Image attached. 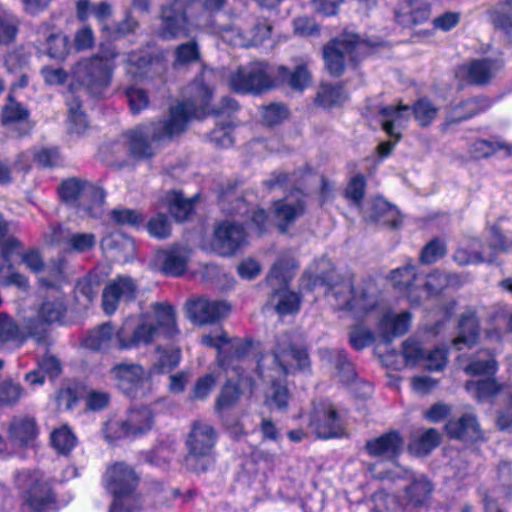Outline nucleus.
Wrapping results in <instances>:
<instances>
[{"mask_svg": "<svg viewBox=\"0 0 512 512\" xmlns=\"http://www.w3.org/2000/svg\"><path fill=\"white\" fill-rule=\"evenodd\" d=\"M213 74L212 70L204 69L201 74L185 89L186 99L171 107L169 117L154 124L147 131H130V155L149 157L152 155L149 139L161 140L171 138L185 130L193 118H203L209 113L217 116L230 115L238 110V103L224 97L221 106L210 109L213 91L206 81Z\"/></svg>", "mask_w": 512, "mask_h": 512, "instance_id": "f257e3e1", "label": "nucleus"}, {"mask_svg": "<svg viewBox=\"0 0 512 512\" xmlns=\"http://www.w3.org/2000/svg\"><path fill=\"white\" fill-rule=\"evenodd\" d=\"M309 366L310 359L302 336L297 333L279 336L274 351L262 356L258 362L259 375L271 383L267 404L278 409L286 408L289 394L282 380L289 373Z\"/></svg>", "mask_w": 512, "mask_h": 512, "instance_id": "f03ea898", "label": "nucleus"}, {"mask_svg": "<svg viewBox=\"0 0 512 512\" xmlns=\"http://www.w3.org/2000/svg\"><path fill=\"white\" fill-rule=\"evenodd\" d=\"M330 292L339 309L351 311L355 317L375 315L378 332L387 342L405 334L410 327L412 316L408 311L395 312L382 307L373 295L363 289H354L350 282L330 288Z\"/></svg>", "mask_w": 512, "mask_h": 512, "instance_id": "7ed1b4c3", "label": "nucleus"}, {"mask_svg": "<svg viewBox=\"0 0 512 512\" xmlns=\"http://www.w3.org/2000/svg\"><path fill=\"white\" fill-rule=\"evenodd\" d=\"M202 343L206 346L216 348L218 351L219 365L225 370L232 369L239 377L237 385L233 384L231 380H228L222 388L216 402V408L221 410L236 402L239 397L240 389L244 388L246 383L251 385L250 380L244 378L242 374L238 372V366L235 364L248 354L251 343L248 340L240 338L230 339L224 332L217 335H204L202 337Z\"/></svg>", "mask_w": 512, "mask_h": 512, "instance_id": "20e7f679", "label": "nucleus"}, {"mask_svg": "<svg viewBox=\"0 0 512 512\" xmlns=\"http://www.w3.org/2000/svg\"><path fill=\"white\" fill-rule=\"evenodd\" d=\"M58 194L63 202L91 218H100L104 212L105 193L102 188L80 178L62 181Z\"/></svg>", "mask_w": 512, "mask_h": 512, "instance_id": "39448f33", "label": "nucleus"}, {"mask_svg": "<svg viewBox=\"0 0 512 512\" xmlns=\"http://www.w3.org/2000/svg\"><path fill=\"white\" fill-rule=\"evenodd\" d=\"M194 6L195 0H164L160 11V36L166 40L187 37L201 27L193 15Z\"/></svg>", "mask_w": 512, "mask_h": 512, "instance_id": "423d86ee", "label": "nucleus"}, {"mask_svg": "<svg viewBox=\"0 0 512 512\" xmlns=\"http://www.w3.org/2000/svg\"><path fill=\"white\" fill-rule=\"evenodd\" d=\"M217 442L215 429L207 422L196 421L187 435L185 465L189 470L204 472L215 462L214 447Z\"/></svg>", "mask_w": 512, "mask_h": 512, "instance_id": "0eeeda50", "label": "nucleus"}, {"mask_svg": "<svg viewBox=\"0 0 512 512\" xmlns=\"http://www.w3.org/2000/svg\"><path fill=\"white\" fill-rule=\"evenodd\" d=\"M173 307L166 303L153 304V315H144L132 335L130 347L148 345L160 335L173 337L178 334Z\"/></svg>", "mask_w": 512, "mask_h": 512, "instance_id": "6e6552de", "label": "nucleus"}, {"mask_svg": "<svg viewBox=\"0 0 512 512\" xmlns=\"http://www.w3.org/2000/svg\"><path fill=\"white\" fill-rule=\"evenodd\" d=\"M371 44L361 40L354 33H343L327 44L323 51L325 65L330 74L339 76L344 68L346 60L356 63L368 53Z\"/></svg>", "mask_w": 512, "mask_h": 512, "instance_id": "1a4fd4ad", "label": "nucleus"}, {"mask_svg": "<svg viewBox=\"0 0 512 512\" xmlns=\"http://www.w3.org/2000/svg\"><path fill=\"white\" fill-rule=\"evenodd\" d=\"M114 56L96 55L79 61L73 69L74 79L89 94L103 96L111 82Z\"/></svg>", "mask_w": 512, "mask_h": 512, "instance_id": "9d476101", "label": "nucleus"}, {"mask_svg": "<svg viewBox=\"0 0 512 512\" xmlns=\"http://www.w3.org/2000/svg\"><path fill=\"white\" fill-rule=\"evenodd\" d=\"M16 485L22 491L26 504L34 511L56 509L55 494L51 484L38 470H23L16 475Z\"/></svg>", "mask_w": 512, "mask_h": 512, "instance_id": "9b49d317", "label": "nucleus"}, {"mask_svg": "<svg viewBox=\"0 0 512 512\" xmlns=\"http://www.w3.org/2000/svg\"><path fill=\"white\" fill-rule=\"evenodd\" d=\"M228 85L236 93L261 94L273 86L270 67L262 61L240 66L229 75Z\"/></svg>", "mask_w": 512, "mask_h": 512, "instance_id": "f8f14e48", "label": "nucleus"}, {"mask_svg": "<svg viewBox=\"0 0 512 512\" xmlns=\"http://www.w3.org/2000/svg\"><path fill=\"white\" fill-rule=\"evenodd\" d=\"M380 477L392 481L400 479L408 482L402 486L401 495L406 512H413L416 508L426 505L433 491V485L425 475L415 474L400 466H395L394 470L388 471Z\"/></svg>", "mask_w": 512, "mask_h": 512, "instance_id": "ddd939ff", "label": "nucleus"}, {"mask_svg": "<svg viewBox=\"0 0 512 512\" xmlns=\"http://www.w3.org/2000/svg\"><path fill=\"white\" fill-rule=\"evenodd\" d=\"M308 427L318 438H341L346 435L345 422L328 400L313 403L308 416Z\"/></svg>", "mask_w": 512, "mask_h": 512, "instance_id": "4468645a", "label": "nucleus"}, {"mask_svg": "<svg viewBox=\"0 0 512 512\" xmlns=\"http://www.w3.org/2000/svg\"><path fill=\"white\" fill-rule=\"evenodd\" d=\"M66 313V305L63 297L58 296L53 300H45L39 308L37 317L25 321V329L30 337L38 344L49 343V325L60 323Z\"/></svg>", "mask_w": 512, "mask_h": 512, "instance_id": "2eb2a0df", "label": "nucleus"}, {"mask_svg": "<svg viewBox=\"0 0 512 512\" xmlns=\"http://www.w3.org/2000/svg\"><path fill=\"white\" fill-rule=\"evenodd\" d=\"M77 18L86 21L93 16L102 26V32L109 40L125 37L128 30L126 18L121 23L109 24L113 16V7L107 1L92 3L90 0H78L76 3Z\"/></svg>", "mask_w": 512, "mask_h": 512, "instance_id": "dca6fc26", "label": "nucleus"}, {"mask_svg": "<svg viewBox=\"0 0 512 512\" xmlns=\"http://www.w3.org/2000/svg\"><path fill=\"white\" fill-rule=\"evenodd\" d=\"M490 234V243L487 247L489 252H487L485 248L479 251L478 249L481 247V243L477 239H474L467 247H460L456 250L454 260L460 265L477 264L484 261L492 262L497 253L508 251L512 246V240L507 241L504 239L496 228H492Z\"/></svg>", "mask_w": 512, "mask_h": 512, "instance_id": "f3484780", "label": "nucleus"}, {"mask_svg": "<svg viewBox=\"0 0 512 512\" xmlns=\"http://www.w3.org/2000/svg\"><path fill=\"white\" fill-rule=\"evenodd\" d=\"M103 486L112 496L109 512H128V466L124 462L108 467Z\"/></svg>", "mask_w": 512, "mask_h": 512, "instance_id": "a211bd4d", "label": "nucleus"}, {"mask_svg": "<svg viewBox=\"0 0 512 512\" xmlns=\"http://www.w3.org/2000/svg\"><path fill=\"white\" fill-rule=\"evenodd\" d=\"M81 345L95 351H106L112 348L122 350L128 347V332L125 326L115 331L109 322L103 323L88 331Z\"/></svg>", "mask_w": 512, "mask_h": 512, "instance_id": "6ab92c4d", "label": "nucleus"}, {"mask_svg": "<svg viewBox=\"0 0 512 512\" xmlns=\"http://www.w3.org/2000/svg\"><path fill=\"white\" fill-rule=\"evenodd\" d=\"M230 305L225 301L210 300L206 297L190 299L186 303L188 318L195 324H212L226 317L230 312Z\"/></svg>", "mask_w": 512, "mask_h": 512, "instance_id": "aec40b11", "label": "nucleus"}, {"mask_svg": "<svg viewBox=\"0 0 512 512\" xmlns=\"http://www.w3.org/2000/svg\"><path fill=\"white\" fill-rule=\"evenodd\" d=\"M9 442L0 435V455L6 456L14 452L18 447H23L32 442L37 435L36 422L28 416L15 417L9 428Z\"/></svg>", "mask_w": 512, "mask_h": 512, "instance_id": "412c9836", "label": "nucleus"}, {"mask_svg": "<svg viewBox=\"0 0 512 512\" xmlns=\"http://www.w3.org/2000/svg\"><path fill=\"white\" fill-rule=\"evenodd\" d=\"M501 67L498 60L478 59L460 66L456 76L469 84L485 85L496 76Z\"/></svg>", "mask_w": 512, "mask_h": 512, "instance_id": "4be33fe9", "label": "nucleus"}, {"mask_svg": "<svg viewBox=\"0 0 512 512\" xmlns=\"http://www.w3.org/2000/svg\"><path fill=\"white\" fill-rule=\"evenodd\" d=\"M246 233L242 226L224 221L215 229L213 249L219 255H232L245 242Z\"/></svg>", "mask_w": 512, "mask_h": 512, "instance_id": "5701e85b", "label": "nucleus"}, {"mask_svg": "<svg viewBox=\"0 0 512 512\" xmlns=\"http://www.w3.org/2000/svg\"><path fill=\"white\" fill-rule=\"evenodd\" d=\"M305 210L304 196L301 191L296 190L285 198L274 203V218L276 225L281 231L298 219Z\"/></svg>", "mask_w": 512, "mask_h": 512, "instance_id": "b1692460", "label": "nucleus"}, {"mask_svg": "<svg viewBox=\"0 0 512 512\" xmlns=\"http://www.w3.org/2000/svg\"><path fill=\"white\" fill-rule=\"evenodd\" d=\"M411 116L412 110L408 105L386 106L379 112L383 130L396 141L401 138V130L407 125Z\"/></svg>", "mask_w": 512, "mask_h": 512, "instance_id": "393cba45", "label": "nucleus"}, {"mask_svg": "<svg viewBox=\"0 0 512 512\" xmlns=\"http://www.w3.org/2000/svg\"><path fill=\"white\" fill-rule=\"evenodd\" d=\"M449 437L463 441H477L482 439L483 433L480 425L471 413H466L458 419H450L445 425Z\"/></svg>", "mask_w": 512, "mask_h": 512, "instance_id": "a878e982", "label": "nucleus"}, {"mask_svg": "<svg viewBox=\"0 0 512 512\" xmlns=\"http://www.w3.org/2000/svg\"><path fill=\"white\" fill-rule=\"evenodd\" d=\"M403 446L400 435L391 431L366 442V450L373 457L391 460L397 457Z\"/></svg>", "mask_w": 512, "mask_h": 512, "instance_id": "bb28decb", "label": "nucleus"}, {"mask_svg": "<svg viewBox=\"0 0 512 512\" xmlns=\"http://www.w3.org/2000/svg\"><path fill=\"white\" fill-rule=\"evenodd\" d=\"M37 42L42 40L46 43V53L49 57L55 59H63L68 53V39L66 36L56 31V29L48 24L43 23L37 30Z\"/></svg>", "mask_w": 512, "mask_h": 512, "instance_id": "cd10ccee", "label": "nucleus"}, {"mask_svg": "<svg viewBox=\"0 0 512 512\" xmlns=\"http://www.w3.org/2000/svg\"><path fill=\"white\" fill-rule=\"evenodd\" d=\"M430 7L426 0H405L396 12V19L402 25H415L426 21Z\"/></svg>", "mask_w": 512, "mask_h": 512, "instance_id": "c85d7f7f", "label": "nucleus"}, {"mask_svg": "<svg viewBox=\"0 0 512 512\" xmlns=\"http://www.w3.org/2000/svg\"><path fill=\"white\" fill-rule=\"evenodd\" d=\"M414 270V266L410 264L403 268H397L391 272V281L396 288L407 292V297L412 303H419L418 284L420 276L416 275Z\"/></svg>", "mask_w": 512, "mask_h": 512, "instance_id": "c756f323", "label": "nucleus"}, {"mask_svg": "<svg viewBox=\"0 0 512 512\" xmlns=\"http://www.w3.org/2000/svg\"><path fill=\"white\" fill-rule=\"evenodd\" d=\"M460 284L459 276L455 274H444L434 272L423 279L420 277L418 284V295L420 301L428 296L435 295L448 286H458Z\"/></svg>", "mask_w": 512, "mask_h": 512, "instance_id": "7c9ffc66", "label": "nucleus"}, {"mask_svg": "<svg viewBox=\"0 0 512 512\" xmlns=\"http://www.w3.org/2000/svg\"><path fill=\"white\" fill-rule=\"evenodd\" d=\"M466 390L479 401L490 399L501 392L508 396L512 405V387L501 386L494 379L468 381Z\"/></svg>", "mask_w": 512, "mask_h": 512, "instance_id": "2f4dec72", "label": "nucleus"}, {"mask_svg": "<svg viewBox=\"0 0 512 512\" xmlns=\"http://www.w3.org/2000/svg\"><path fill=\"white\" fill-rule=\"evenodd\" d=\"M65 97L69 110V130L71 133L81 135L88 128V121L86 115L80 110L81 102L74 84L70 85Z\"/></svg>", "mask_w": 512, "mask_h": 512, "instance_id": "473e14b6", "label": "nucleus"}, {"mask_svg": "<svg viewBox=\"0 0 512 512\" xmlns=\"http://www.w3.org/2000/svg\"><path fill=\"white\" fill-rule=\"evenodd\" d=\"M320 356L323 361L335 365L337 376L341 382L349 384L355 379L353 365L347 359L344 351L324 349L320 351Z\"/></svg>", "mask_w": 512, "mask_h": 512, "instance_id": "72a5a7b5", "label": "nucleus"}, {"mask_svg": "<svg viewBox=\"0 0 512 512\" xmlns=\"http://www.w3.org/2000/svg\"><path fill=\"white\" fill-rule=\"evenodd\" d=\"M478 336V321L473 311H466L459 321V336L453 341L458 350L471 347Z\"/></svg>", "mask_w": 512, "mask_h": 512, "instance_id": "f704fd0d", "label": "nucleus"}, {"mask_svg": "<svg viewBox=\"0 0 512 512\" xmlns=\"http://www.w3.org/2000/svg\"><path fill=\"white\" fill-rule=\"evenodd\" d=\"M163 273L171 276L182 275L187 268L188 252L183 247H175L159 256Z\"/></svg>", "mask_w": 512, "mask_h": 512, "instance_id": "c9c22d12", "label": "nucleus"}, {"mask_svg": "<svg viewBox=\"0 0 512 512\" xmlns=\"http://www.w3.org/2000/svg\"><path fill=\"white\" fill-rule=\"evenodd\" d=\"M26 340L23 332L14 319L5 313H0V350L9 346H21Z\"/></svg>", "mask_w": 512, "mask_h": 512, "instance_id": "e433bc0d", "label": "nucleus"}, {"mask_svg": "<svg viewBox=\"0 0 512 512\" xmlns=\"http://www.w3.org/2000/svg\"><path fill=\"white\" fill-rule=\"evenodd\" d=\"M490 104V101L484 97L468 99L452 108L449 120L451 122H457L469 119L487 110Z\"/></svg>", "mask_w": 512, "mask_h": 512, "instance_id": "4c0bfd02", "label": "nucleus"}, {"mask_svg": "<svg viewBox=\"0 0 512 512\" xmlns=\"http://www.w3.org/2000/svg\"><path fill=\"white\" fill-rule=\"evenodd\" d=\"M128 289V278L120 277L118 281L109 283L102 294V306L106 314H113L119 304L120 297Z\"/></svg>", "mask_w": 512, "mask_h": 512, "instance_id": "58836bf2", "label": "nucleus"}, {"mask_svg": "<svg viewBox=\"0 0 512 512\" xmlns=\"http://www.w3.org/2000/svg\"><path fill=\"white\" fill-rule=\"evenodd\" d=\"M464 369L470 375H494L498 365L489 351L481 350Z\"/></svg>", "mask_w": 512, "mask_h": 512, "instance_id": "ea45409f", "label": "nucleus"}, {"mask_svg": "<svg viewBox=\"0 0 512 512\" xmlns=\"http://www.w3.org/2000/svg\"><path fill=\"white\" fill-rule=\"evenodd\" d=\"M374 512H406L401 495L381 489L373 495Z\"/></svg>", "mask_w": 512, "mask_h": 512, "instance_id": "a19ab883", "label": "nucleus"}, {"mask_svg": "<svg viewBox=\"0 0 512 512\" xmlns=\"http://www.w3.org/2000/svg\"><path fill=\"white\" fill-rule=\"evenodd\" d=\"M440 439L439 432L429 428L410 442L409 450L418 456L426 455L439 445Z\"/></svg>", "mask_w": 512, "mask_h": 512, "instance_id": "79ce46f5", "label": "nucleus"}, {"mask_svg": "<svg viewBox=\"0 0 512 512\" xmlns=\"http://www.w3.org/2000/svg\"><path fill=\"white\" fill-rule=\"evenodd\" d=\"M296 267V261L291 255L280 256L271 268L268 282L272 285L274 281H277L279 284L286 286Z\"/></svg>", "mask_w": 512, "mask_h": 512, "instance_id": "37998d69", "label": "nucleus"}, {"mask_svg": "<svg viewBox=\"0 0 512 512\" xmlns=\"http://www.w3.org/2000/svg\"><path fill=\"white\" fill-rule=\"evenodd\" d=\"M8 232L7 222L0 216V247L1 256L6 263L8 269L13 268V256L19 254L21 249V243L14 237H8L5 239Z\"/></svg>", "mask_w": 512, "mask_h": 512, "instance_id": "c03bdc74", "label": "nucleus"}, {"mask_svg": "<svg viewBox=\"0 0 512 512\" xmlns=\"http://www.w3.org/2000/svg\"><path fill=\"white\" fill-rule=\"evenodd\" d=\"M490 18L497 29L512 36V4H508L507 0L499 2L491 9Z\"/></svg>", "mask_w": 512, "mask_h": 512, "instance_id": "a18cd8bd", "label": "nucleus"}, {"mask_svg": "<svg viewBox=\"0 0 512 512\" xmlns=\"http://www.w3.org/2000/svg\"><path fill=\"white\" fill-rule=\"evenodd\" d=\"M168 209L177 221H184L192 214L194 209L193 199H186L179 192L167 195Z\"/></svg>", "mask_w": 512, "mask_h": 512, "instance_id": "49530a36", "label": "nucleus"}, {"mask_svg": "<svg viewBox=\"0 0 512 512\" xmlns=\"http://www.w3.org/2000/svg\"><path fill=\"white\" fill-rule=\"evenodd\" d=\"M347 95L339 85L322 84L317 92L316 103L324 108L341 105Z\"/></svg>", "mask_w": 512, "mask_h": 512, "instance_id": "de8ad7c7", "label": "nucleus"}, {"mask_svg": "<svg viewBox=\"0 0 512 512\" xmlns=\"http://www.w3.org/2000/svg\"><path fill=\"white\" fill-rule=\"evenodd\" d=\"M152 423L153 414L149 408L130 411V438L148 432L152 428Z\"/></svg>", "mask_w": 512, "mask_h": 512, "instance_id": "09e8293b", "label": "nucleus"}, {"mask_svg": "<svg viewBox=\"0 0 512 512\" xmlns=\"http://www.w3.org/2000/svg\"><path fill=\"white\" fill-rule=\"evenodd\" d=\"M279 76L287 82L294 90L302 91L311 81L310 73L305 65L297 66L293 72H288L287 68L279 67Z\"/></svg>", "mask_w": 512, "mask_h": 512, "instance_id": "8fccbe9b", "label": "nucleus"}, {"mask_svg": "<svg viewBox=\"0 0 512 512\" xmlns=\"http://www.w3.org/2000/svg\"><path fill=\"white\" fill-rule=\"evenodd\" d=\"M51 443L60 454L66 455L76 446L77 438L68 426L63 425L51 433Z\"/></svg>", "mask_w": 512, "mask_h": 512, "instance_id": "3c124183", "label": "nucleus"}, {"mask_svg": "<svg viewBox=\"0 0 512 512\" xmlns=\"http://www.w3.org/2000/svg\"><path fill=\"white\" fill-rule=\"evenodd\" d=\"M272 299H277L275 306L276 311L280 315L292 314L298 311L300 306V297L297 293L286 290L284 287L277 290Z\"/></svg>", "mask_w": 512, "mask_h": 512, "instance_id": "603ef678", "label": "nucleus"}, {"mask_svg": "<svg viewBox=\"0 0 512 512\" xmlns=\"http://www.w3.org/2000/svg\"><path fill=\"white\" fill-rule=\"evenodd\" d=\"M23 386L12 379L0 382V405L12 407L24 396Z\"/></svg>", "mask_w": 512, "mask_h": 512, "instance_id": "864d4df0", "label": "nucleus"}, {"mask_svg": "<svg viewBox=\"0 0 512 512\" xmlns=\"http://www.w3.org/2000/svg\"><path fill=\"white\" fill-rule=\"evenodd\" d=\"M373 214L370 216L373 221L396 227L399 224L398 212L383 199H376L373 203Z\"/></svg>", "mask_w": 512, "mask_h": 512, "instance_id": "5fc2aeb1", "label": "nucleus"}, {"mask_svg": "<svg viewBox=\"0 0 512 512\" xmlns=\"http://www.w3.org/2000/svg\"><path fill=\"white\" fill-rule=\"evenodd\" d=\"M34 160L43 167H58L64 162L59 149L54 146L36 148L33 152Z\"/></svg>", "mask_w": 512, "mask_h": 512, "instance_id": "6e6d98bb", "label": "nucleus"}, {"mask_svg": "<svg viewBox=\"0 0 512 512\" xmlns=\"http://www.w3.org/2000/svg\"><path fill=\"white\" fill-rule=\"evenodd\" d=\"M19 31V20L12 14L0 15V45L12 43Z\"/></svg>", "mask_w": 512, "mask_h": 512, "instance_id": "4d7b16f0", "label": "nucleus"}, {"mask_svg": "<svg viewBox=\"0 0 512 512\" xmlns=\"http://www.w3.org/2000/svg\"><path fill=\"white\" fill-rule=\"evenodd\" d=\"M219 33L223 41L233 46L249 47L255 44L256 39L249 38L247 33H242L235 27H220L214 30Z\"/></svg>", "mask_w": 512, "mask_h": 512, "instance_id": "13d9d810", "label": "nucleus"}, {"mask_svg": "<svg viewBox=\"0 0 512 512\" xmlns=\"http://www.w3.org/2000/svg\"><path fill=\"white\" fill-rule=\"evenodd\" d=\"M412 115L421 126H428L435 119L438 109L427 99L418 100L411 107Z\"/></svg>", "mask_w": 512, "mask_h": 512, "instance_id": "bf43d9fd", "label": "nucleus"}, {"mask_svg": "<svg viewBox=\"0 0 512 512\" xmlns=\"http://www.w3.org/2000/svg\"><path fill=\"white\" fill-rule=\"evenodd\" d=\"M2 116L5 124L20 123L27 120L29 112L22 104L16 102L12 96H9L8 103L3 108Z\"/></svg>", "mask_w": 512, "mask_h": 512, "instance_id": "052dcab7", "label": "nucleus"}, {"mask_svg": "<svg viewBox=\"0 0 512 512\" xmlns=\"http://www.w3.org/2000/svg\"><path fill=\"white\" fill-rule=\"evenodd\" d=\"M402 356L408 366H416L422 362L424 351L420 342L409 338L402 343Z\"/></svg>", "mask_w": 512, "mask_h": 512, "instance_id": "680f3d73", "label": "nucleus"}, {"mask_svg": "<svg viewBox=\"0 0 512 512\" xmlns=\"http://www.w3.org/2000/svg\"><path fill=\"white\" fill-rule=\"evenodd\" d=\"M199 56V47L194 40L180 44L175 50V65H185L197 61Z\"/></svg>", "mask_w": 512, "mask_h": 512, "instance_id": "e2e57ef3", "label": "nucleus"}, {"mask_svg": "<svg viewBox=\"0 0 512 512\" xmlns=\"http://www.w3.org/2000/svg\"><path fill=\"white\" fill-rule=\"evenodd\" d=\"M103 432L106 441L110 444H114L116 440L128 434V422L124 419H110L106 422Z\"/></svg>", "mask_w": 512, "mask_h": 512, "instance_id": "0e129e2a", "label": "nucleus"}, {"mask_svg": "<svg viewBox=\"0 0 512 512\" xmlns=\"http://www.w3.org/2000/svg\"><path fill=\"white\" fill-rule=\"evenodd\" d=\"M158 360L155 368L158 372H168L174 369L180 362V350L177 348L166 350H157Z\"/></svg>", "mask_w": 512, "mask_h": 512, "instance_id": "69168bd1", "label": "nucleus"}, {"mask_svg": "<svg viewBox=\"0 0 512 512\" xmlns=\"http://www.w3.org/2000/svg\"><path fill=\"white\" fill-rule=\"evenodd\" d=\"M422 362L428 370L441 371L447 363V350L437 347L426 354L424 353Z\"/></svg>", "mask_w": 512, "mask_h": 512, "instance_id": "338daca9", "label": "nucleus"}, {"mask_svg": "<svg viewBox=\"0 0 512 512\" xmlns=\"http://www.w3.org/2000/svg\"><path fill=\"white\" fill-rule=\"evenodd\" d=\"M147 229L151 236L159 239L167 238L171 233L170 223L163 214H158L150 219L147 224Z\"/></svg>", "mask_w": 512, "mask_h": 512, "instance_id": "774afa93", "label": "nucleus"}]
</instances>
